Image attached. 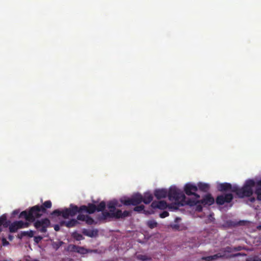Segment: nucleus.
<instances>
[{
  "label": "nucleus",
  "instance_id": "obj_1",
  "mask_svg": "<svg viewBox=\"0 0 261 261\" xmlns=\"http://www.w3.org/2000/svg\"><path fill=\"white\" fill-rule=\"evenodd\" d=\"M105 208L106 203L103 201L100 202L97 205L94 203H89L87 205H83L79 207L76 205L70 204L68 208L63 210V217L67 219L69 217H74L77 213H79L77 216L78 220L85 221L88 225H92L96 223L93 219L88 215L82 214L86 213L91 214L95 211H102Z\"/></svg>",
  "mask_w": 261,
  "mask_h": 261
},
{
  "label": "nucleus",
  "instance_id": "obj_2",
  "mask_svg": "<svg viewBox=\"0 0 261 261\" xmlns=\"http://www.w3.org/2000/svg\"><path fill=\"white\" fill-rule=\"evenodd\" d=\"M44 213V209L40 208V205L31 207L28 211H22L19 214V217H24L25 220L30 222H35L36 218L41 217Z\"/></svg>",
  "mask_w": 261,
  "mask_h": 261
},
{
  "label": "nucleus",
  "instance_id": "obj_3",
  "mask_svg": "<svg viewBox=\"0 0 261 261\" xmlns=\"http://www.w3.org/2000/svg\"><path fill=\"white\" fill-rule=\"evenodd\" d=\"M168 194L169 199L171 201L174 200L178 206L186 205L187 199L181 190L175 187H171Z\"/></svg>",
  "mask_w": 261,
  "mask_h": 261
},
{
  "label": "nucleus",
  "instance_id": "obj_4",
  "mask_svg": "<svg viewBox=\"0 0 261 261\" xmlns=\"http://www.w3.org/2000/svg\"><path fill=\"white\" fill-rule=\"evenodd\" d=\"M255 186V181L253 179L247 180L244 186L240 189V197H249L253 193V188Z\"/></svg>",
  "mask_w": 261,
  "mask_h": 261
},
{
  "label": "nucleus",
  "instance_id": "obj_5",
  "mask_svg": "<svg viewBox=\"0 0 261 261\" xmlns=\"http://www.w3.org/2000/svg\"><path fill=\"white\" fill-rule=\"evenodd\" d=\"M120 202L126 206H136L142 202V195L140 193H136L129 198L120 199Z\"/></svg>",
  "mask_w": 261,
  "mask_h": 261
},
{
  "label": "nucleus",
  "instance_id": "obj_6",
  "mask_svg": "<svg viewBox=\"0 0 261 261\" xmlns=\"http://www.w3.org/2000/svg\"><path fill=\"white\" fill-rule=\"evenodd\" d=\"M50 225V220L48 218H44L39 220H37L34 223L35 228L41 233L47 232V228Z\"/></svg>",
  "mask_w": 261,
  "mask_h": 261
},
{
  "label": "nucleus",
  "instance_id": "obj_7",
  "mask_svg": "<svg viewBox=\"0 0 261 261\" xmlns=\"http://www.w3.org/2000/svg\"><path fill=\"white\" fill-rule=\"evenodd\" d=\"M102 214L98 217L99 220H105L108 218H115L116 219L122 218V212L118 210L116 212L114 210H111V212L102 211Z\"/></svg>",
  "mask_w": 261,
  "mask_h": 261
},
{
  "label": "nucleus",
  "instance_id": "obj_8",
  "mask_svg": "<svg viewBox=\"0 0 261 261\" xmlns=\"http://www.w3.org/2000/svg\"><path fill=\"white\" fill-rule=\"evenodd\" d=\"M198 191V187L195 185L191 183L186 184L184 187V191L188 195H194L196 199L200 198L199 195L196 192Z\"/></svg>",
  "mask_w": 261,
  "mask_h": 261
},
{
  "label": "nucleus",
  "instance_id": "obj_9",
  "mask_svg": "<svg viewBox=\"0 0 261 261\" xmlns=\"http://www.w3.org/2000/svg\"><path fill=\"white\" fill-rule=\"evenodd\" d=\"M233 195L231 193H227L225 195H220L217 197L216 202L218 205H223L225 203H229L233 199Z\"/></svg>",
  "mask_w": 261,
  "mask_h": 261
},
{
  "label": "nucleus",
  "instance_id": "obj_10",
  "mask_svg": "<svg viewBox=\"0 0 261 261\" xmlns=\"http://www.w3.org/2000/svg\"><path fill=\"white\" fill-rule=\"evenodd\" d=\"M186 205H188L191 206H195V210L198 212H201L202 211L203 205L202 203H201L200 201L198 200V199H188L186 203Z\"/></svg>",
  "mask_w": 261,
  "mask_h": 261
},
{
  "label": "nucleus",
  "instance_id": "obj_11",
  "mask_svg": "<svg viewBox=\"0 0 261 261\" xmlns=\"http://www.w3.org/2000/svg\"><path fill=\"white\" fill-rule=\"evenodd\" d=\"M246 254L244 253H237L235 254H231L230 255H226L225 253H218L217 254H214L212 256L213 260H216L219 258H232L234 257L240 256H246Z\"/></svg>",
  "mask_w": 261,
  "mask_h": 261
},
{
  "label": "nucleus",
  "instance_id": "obj_12",
  "mask_svg": "<svg viewBox=\"0 0 261 261\" xmlns=\"http://www.w3.org/2000/svg\"><path fill=\"white\" fill-rule=\"evenodd\" d=\"M151 206L155 209L159 208L160 210H165L167 207H169V208H172V206L170 205H168L167 202L165 201H154L151 204Z\"/></svg>",
  "mask_w": 261,
  "mask_h": 261
},
{
  "label": "nucleus",
  "instance_id": "obj_13",
  "mask_svg": "<svg viewBox=\"0 0 261 261\" xmlns=\"http://www.w3.org/2000/svg\"><path fill=\"white\" fill-rule=\"evenodd\" d=\"M69 248L71 251L77 252L82 254H85L90 252L89 250L83 247H81L75 245H70L69 246Z\"/></svg>",
  "mask_w": 261,
  "mask_h": 261
},
{
  "label": "nucleus",
  "instance_id": "obj_14",
  "mask_svg": "<svg viewBox=\"0 0 261 261\" xmlns=\"http://www.w3.org/2000/svg\"><path fill=\"white\" fill-rule=\"evenodd\" d=\"M168 192L165 189H156L154 191V195L158 199L164 198L168 196Z\"/></svg>",
  "mask_w": 261,
  "mask_h": 261
},
{
  "label": "nucleus",
  "instance_id": "obj_15",
  "mask_svg": "<svg viewBox=\"0 0 261 261\" xmlns=\"http://www.w3.org/2000/svg\"><path fill=\"white\" fill-rule=\"evenodd\" d=\"M200 201L203 206L211 205L214 203L215 199L211 194H207Z\"/></svg>",
  "mask_w": 261,
  "mask_h": 261
},
{
  "label": "nucleus",
  "instance_id": "obj_16",
  "mask_svg": "<svg viewBox=\"0 0 261 261\" xmlns=\"http://www.w3.org/2000/svg\"><path fill=\"white\" fill-rule=\"evenodd\" d=\"M77 220V219H72L67 221H63L61 222L60 224L61 225H64L68 228H71L76 226L79 223Z\"/></svg>",
  "mask_w": 261,
  "mask_h": 261
},
{
  "label": "nucleus",
  "instance_id": "obj_17",
  "mask_svg": "<svg viewBox=\"0 0 261 261\" xmlns=\"http://www.w3.org/2000/svg\"><path fill=\"white\" fill-rule=\"evenodd\" d=\"M98 231L97 229H84L82 231V233L88 237L92 238L96 237L98 235Z\"/></svg>",
  "mask_w": 261,
  "mask_h": 261
},
{
  "label": "nucleus",
  "instance_id": "obj_18",
  "mask_svg": "<svg viewBox=\"0 0 261 261\" xmlns=\"http://www.w3.org/2000/svg\"><path fill=\"white\" fill-rule=\"evenodd\" d=\"M230 188H231V185L228 182L220 184L217 187L218 191L220 192L229 191Z\"/></svg>",
  "mask_w": 261,
  "mask_h": 261
},
{
  "label": "nucleus",
  "instance_id": "obj_19",
  "mask_svg": "<svg viewBox=\"0 0 261 261\" xmlns=\"http://www.w3.org/2000/svg\"><path fill=\"white\" fill-rule=\"evenodd\" d=\"M256 186L254 193L256 195L257 199L261 201V179L255 182Z\"/></svg>",
  "mask_w": 261,
  "mask_h": 261
},
{
  "label": "nucleus",
  "instance_id": "obj_20",
  "mask_svg": "<svg viewBox=\"0 0 261 261\" xmlns=\"http://www.w3.org/2000/svg\"><path fill=\"white\" fill-rule=\"evenodd\" d=\"M153 200V196L152 194L149 192L144 193V196H142V202L145 204L150 203Z\"/></svg>",
  "mask_w": 261,
  "mask_h": 261
},
{
  "label": "nucleus",
  "instance_id": "obj_21",
  "mask_svg": "<svg viewBox=\"0 0 261 261\" xmlns=\"http://www.w3.org/2000/svg\"><path fill=\"white\" fill-rule=\"evenodd\" d=\"M34 231L33 230H29V231H21L20 233L18 234L17 237L21 239L23 237L28 236L30 238H32L34 236Z\"/></svg>",
  "mask_w": 261,
  "mask_h": 261
},
{
  "label": "nucleus",
  "instance_id": "obj_22",
  "mask_svg": "<svg viewBox=\"0 0 261 261\" xmlns=\"http://www.w3.org/2000/svg\"><path fill=\"white\" fill-rule=\"evenodd\" d=\"M197 187L200 191L204 192H207L210 189V185L208 184L201 182H198Z\"/></svg>",
  "mask_w": 261,
  "mask_h": 261
},
{
  "label": "nucleus",
  "instance_id": "obj_23",
  "mask_svg": "<svg viewBox=\"0 0 261 261\" xmlns=\"http://www.w3.org/2000/svg\"><path fill=\"white\" fill-rule=\"evenodd\" d=\"M10 222L7 221L5 216H2L0 217V231L2 230L1 226L3 225L5 227H7L10 224Z\"/></svg>",
  "mask_w": 261,
  "mask_h": 261
},
{
  "label": "nucleus",
  "instance_id": "obj_24",
  "mask_svg": "<svg viewBox=\"0 0 261 261\" xmlns=\"http://www.w3.org/2000/svg\"><path fill=\"white\" fill-rule=\"evenodd\" d=\"M107 205L108 207L110 209V212H111V210H114V211H115L116 206H121V205L118 204V202L116 200H113L109 202Z\"/></svg>",
  "mask_w": 261,
  "mask_h": 261
},
{
  "label": "nucleus",
  "instance_id": "obj_25",
  "mask_svg": "<svg viewBox=\"0 0 261 261\" xmlns=\"http://www.w3.org/2000/svg\"><path fill=\"white\" fill-rule=\"evenodd\" d=\"M52 206V203L51 201L47 200L45 201L42 205H40V208H43L44 209V213L45 214L47 212V208H51Z\"/></svg>",
  "mask_w": 261,
  "mask_h": 261
},
{
  "label": "nucleus",
  "instance_id": "obj_26",
  "mask_svg": "<svg viewBox=\"0 0 261 261\" xmlns=\"http://www.w3.org/2000/svg\"><path fill=\"white\" fill-rule=\"evenodd\" d=\"M15 224L17 226V228H22L24 227H28L29 225V224L28 222H24L22 221H15Z\"/></svg>",
  "mask_w": 261,
  "mask_h": 261
},
{
  "label": "nucleus",
  "instance_id": "obj_27",
  "mask_svg": "<svg viewBox=\"0 0 261 261\" xmlns=\"http://www.w3.org/2000/svg\"><path fill=\"white\" fill-rule=\"evenodd\" d=\"M240 189L241 188H239L236 185L233 186L231 185V188L229 189V191L235 193L238 196V197H240V194L239 193L240 192Z\"/></svg>",
  "mask_w": 261,
  "mask_h": 261
},
{
  "label": "nucleus",
  "instance_id": "obj_28",
  "mask_svg": "<svg viewBox=\"0 0 261 261\" xmlns=\"http://www.w3.org/2000/svg\"><path fill=\"white\" fill-rule=\"evenodd\" d=\"M147 224L148 227H149L151 229L156 227L158 225L157 222L153 220L148 221V222H147Z\"/></svg>",
  "mask_w": 261,
  "mask_h": 261
},
{
  "label": "nucleus",
  "instance_id": "obj_29",
  "mask_svg": "<svg viewBox=\"0 0 261 261\" xmlns=\"http://www.w3.org/2000/svg\"><path fill=\"white\" fill-rule=\"evenodd\" d=\"M19 228H17V225L15 224V222L11 223L9 226V231L11 232H16Z\"/></svg>",
  "mask_w": 261,
  "mask_h": 261
},
{
  "label": "nucleus",
  "instance_id": "obj_30",
  "mask_svg": "<svg viewBox=\"0 0 261 261\" xmlns=\"http://www.w3.org/2000/svg\"><path fill=\"white\" fill-rule=\"evenodd\" d=\"M145 206L143 205H136L134 208V211L138 213H140L144 211Z\"/></svg>",
  "mask_w": 261,
  "mask_h": 261
},
{
  "label": "nucleus",
  "instance_id": "obj_31",
  "mask_svg": "<svg viewBox=\"0 0 261 261\" xmlns=\"http://www.w3.org/2000/svg\"><path fill=\"white\" fill-rule=\"evenodd\" d=\"M73 237L77 241H81L84 239L81 234L77 233V232L73 233Z\"/></svg>",
  "mask_w": 261,
  "mask_h": 261
},
{
  "label": "nucleus",
  "instance_id": "obj_32",
  "mask_svg": "<svg viewBox=\"0 0 261 261\" xmlns=\"http://www.w3.org/2000/svg\"><path fill=\"white\" fill-rule=\"evenodd\" d=\"M221 251L225 253H231L233 251V247H231L229 246H227L225 248H224L221 250Z\"/></svg>",
  "mask_w": 261,
  "mask_h": 261
},
{
  "label": "nucleus",
  "instance_id": "obj_33",
  "mask_svg": "<svg viewBox=\"0 0 261 261\" xmlns=\"http://www.w3.org/2000/svg\"><path fill=\"white\" fill-rule=\"evenodd\" d=\"M137 258L142 261H148L151 259V258L148 257L146 255L141 254L138 255Z\"/></svg>",
  "mask_w": 261,
  "mask_h": 261
},
{
  "label": "nucleus",
  "instance_id": "obj_34",
  "mask_svg": "<svg viewBox=\"0 0 261 261\" xmlns=\"http://www.w3.org/2000/svg\"><path fill=\"white\" fill-rule=\"evenodd\" d=\"M246 261H261V258L258 256L255 255L247 258Z\"/></svg>",
  "mask_w": 261,
  "mask_h": 261
},
{
  "label": "nucleus",
  "instance_id": "obj_35",
  "mask_svg": "<svg viewBox=\"0 0 261 261\" xmlns=\"http://www.w3.org/2000/svg\"><path fill=\"white\" fill-rule=\"evenodd\" d=\"M52 214L57 216H62L63 217V210L61 211L59 210H55L53 212Z\"/></svg>",
  "mask_w": 261,
  "mask_h": 261
},
{
  "label": "nucleus",
  "instance_id": "obj_36",
  "mask_svg": "<svg viewBox=\"0 0 261 261\" xmlns=\"http://www.w3.org/2000/svg\"><path fill=\"white\" fill-rule=\"evenodd\" d=\"M131 215L130 212L127 211H124L122 212V218H124L127 217H129Z\"/></svg>",
  "mask_w": 261,
  "mask_h": 261
},
{
  "label": "nucleus",
  "instance_id": "obj_37",
  "mask_svg": "<svg viewBox=\"0 0 261 261\" xmlns=\"http://www.w3.org/2000/svg\"><path fill=\"white\" fill-rule=\"evenodd\" d=\"M245 249H246L245 247H242L241 246L233 247V251H241L242 250H245Z\"/></svg>",
  "mask_w": 261,
  "mask_h": 261
},
{
  "label": "nucleus",
  "instance_id": "obj_38",
  "mask_svg": "<svg viewBox=\"0 0 261 261\" xmlns=\"http://www.w3.org/2000/svg\"><path fill=\"white\" fill-rule=\"evenodd\" d=\"M169 213L167 211H164L160 214V217L162 218H164L169 216Z\"/></svg>",
  "mask_w": 261,
  "mask_h": 261
},
{
  "label": "nucleus",
  "instance_id": "obj_39",
  "mask_svg": "<svg viewBox=\"0 0 261 261\" xmlns=\"http://www.w3.org/2000/svg\"><path fill=\"white\" fill-rule=\"evenodd\" d=\"M201 259L203 260H204V261H213V260L212 255L202 257L201 258Z\"/></svg>",
  "mask_w": 261,
  "mask_h": 261
},
{
  "label": "nucleus",
  "instance_id": "obj_40",
  "mask_svg": "<svg viewBox=\"0 0 261 261\" xmlns=\"http://www.w3.org/2000/svg\"><path fill=\"white\" fill-rule=\"evenodd\" d=\"M42 239L41 236H36L34 238V241L36 243H38Z\"/></svg>",
  "mask_w": 261,
  "mask_h": 261
},
{
  "label": "nucleus",
  "instance_id": "obj_41",
  "mask_svg": "<svg viewBox=\"0 0 261 261\" xmlns=\"http://www.w3.org/2000/svg\"><path fill=\"white\" fill-rule=\"evenodd\" d=\"M2 244H3V246H7L8 245H9V242H8L7 241L6 239L3 238V239H2Z\"/></svg>",
  "mask_w": 261,
  "mask_h": 261
},
{
  "label": "nucleus",
  "instance_id": "obj_42",
  "mask_svg": "<svg viewBox=\"0 0 261 261\" xmlns=\"http://www.w3.org/2000/svg\"><path fill=\"white\" fill-rule=\"evenodd\" d=\"M54 229L56 231H59L60 229V227L58 225H56L54 227Z\"/></svg>",
  "mask_w": 261,
  "mask_h": 261
},
{
  "label": "nucleus",
  "instance_id": "obj_43",
  "mask_svg": "<svg viewBox=\"0 0 261 261\" xmlns=\"http://www.w3.org/2000/svg\"><path fill=\"white\" fill-rule=\"evenodd\" d=\"M249 200L250 201V202H254L255 200V199L254 197H251L250 199H249Z\"/></svg>",
  "mask_w": 261,
  "mask_h": 261
},
{
  "label": "nucleus",
  "instance_id": "obj_44",
  "mask_svg": "<svg viewBox=\"0 0 261 261\" xmlns=\"http://www.w3.org/2000/svg\"><path fill=\"white\" fill-rule=\"evenodd\" d=\"M18 214V211L15 210L13 212V215H15Z\"/></svg>",
  "mask_w": 261,
  "mask_h": 261
},
{
  "label": "nucleus",
  "instance_id": "obj_45",
  "mask_svg": "<svg viewBox=\"0 0 261 261\" xmlns=\"http://www.w3.org/2000/svg\"><path fill=\"white\" fill-rule=\"evenodd\" d=\"M8 238H9V239L10 241H12V239H13V236H10H10H9Z\"/></svg>",
  "mask_w": 261,
  "mask_h": 261
}]
</instances>
